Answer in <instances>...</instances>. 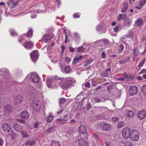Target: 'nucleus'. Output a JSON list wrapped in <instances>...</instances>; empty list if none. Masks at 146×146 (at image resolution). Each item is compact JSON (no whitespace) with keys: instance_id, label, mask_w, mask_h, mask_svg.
Listing matches in <instances>:
<instances>
[{"instance_id":"obj_64","label":"nucleus","mask_w":146,"mask_h":146,"mask_svg":"<svg viewBox=\"0 0 146 146\" xmlns=\"http://www.w3.org/2000/svg\"><path fill=\"white\" fill-rule=\"evenodd\" d=\"M106 54L104 52H103L102 54V57L103 58H105L106 57Z\"/></svg>"},{"instance_id":"obj_22","label":"nucleus","mask_w":146,"mask_h":146,"mask_svg":"<svg viewBox=\"0 0 146 146\" xmlns=\"http://www.w3.org/2000/svg\"><path fill=\"white\" fill-rule=\"evenodd\" d=\"M83 58L82 55H80L77 56L75 57L72 61V63L73 64H76L78 62V60L82 59Z\"/></svg>"},{"instance_id":"obj_49","label":"nucleus","mask_w":146,"mask_h":146,"mask_svg":"<svg viewBox=\"0 0 146 146\" xmlns=\"http://www.w3.org/2000/svg\"><path fill=\"white\" fill-rule=\"evenodd\" d=\"M91 62V61L89 60H87L85 62L84 66H87L90 64Z\"/></svg>"},{"instance_id":"obj_24","label":"nucleus","mask_w":146,"mask_h":146,"mask_svg":"<svg viewBox=\"0 0 146 146\" xmlns=\"http://www.w3.org/2000/svg\"><path fill=\"white\" fill-rule=\"evenodd\" d=\"M52 38V36L48 35H44L42 40L43 41L46 42L47 40L51 39Z\"/></svg>"},{"instance_id":"obj_30","label":"nucleus","mask_w":146,"mask_h":146,"mask_svg":"<svg viewBox=\"0 0 146 146\" xmlns=\"http://www.w3.org/2000/svg\"><path fill=\"white\" fill-rule=\"evenodd\" d=\"M53 119V116L50 115L47 117L46 118V121L48 123L50 122Z\"/></svg>"},{"instance_id":"obj_43","label":"nucleus","mask_w":146,"mask_h":146,"mask_svg":"<svg viewBox=\"0 0 146 146\" xmlns=\"http://www.w3.org/2000/svg\"><path fill=\"white\" fill-rule=\"evenodd\" d=\"M0 72H3V73H6L8 74L9 72L6 68H2L0 70Z\"/></svg>"},{"instance_id":"obj_40","label":"nucleus","mask_w":146,"mask_h":146,"mask_svg":"<svg viewBox=\"0 0 146 146\" xmlns=\"http://www.w3.org/2000/svg\"><path fill=\"white\" fill-rule=\"evenodd\" d=\"M11 33V35L12 36H16L17 35V33L14 31L13 29H11L10 31Z\"/></svg>"},{"instance_id":"obj_33","label":"nucleus","mask_w":146,"mask_h":146,"mask_svg":"<svg viewBox=\"0 0 146 146\" xmlns=\"http://www.w3.org/2000/svg\"><path fill=\"white\" fill-rule=\"evenodd\" d=\"M30 12L31 13V18H35L36 17V15L34 10L31 11Z\"/></svg>"},{"instance_id":"obj_3","label":"nucleus","mask_w":146,"mask_h":146,"mask_svg":"<svg viewBox=\"0 0 146 146\" xmlns=\"http://www.w3.org/2000/svg\"><path fill=\"white\" fill-rule=\"evenodd\" d=\"M133 130L128 127L124 128L122 131L123 137L125 139L130 137Z\"/></svg>"},{"instance_id":"obj_5","label":"nucleus","mask_w":146,"mask_h":146,"mask_svg":"<svg viewBox=\"0 0 146 146\" xmlns=\"http://www.w3.org/2000/svg\"><path fill=\"white\" fill-rule=\"evenodd\" d=\"M139 133L136 130H133L131 133L130 138L133 141H137L139 139Z\"/></svg>"},{"instance_id":"obj_38","label":"nucleus","mask_w":146,"mask_h":146,"mask_svg":"<svg viewBox=\"0 0 146 146\" xmlns=\"http://www.w3.org/2000/svg\"><path fill=\"white\" fill-rule=\"evenodd\" d=\"M21 132L22 134V136L23 137H28L29 136V135L25 131H21Z\"/></svg>"},{"instance_id":"obj_52","label":"nucleus","mask_w":146,"mask_h":146,"mask_svg":"<svg viewBox=\"0 0 146 146\" xmlns=\"http://www.w3.org/2000/svg\"><path fill=\"white\" fill-rule=\"evenodd\" d=\"M80 14L79 13H75L73 15V17L74 18H79Z\"/></svg>"},{"instance_id":"obj_14","label":"nucleus","mask_w":146,"mask_h":146,"mask_svg":"<svg viewBox=\"0 0 146 146\" xmlns=\"http://www.w3.org/2000/svg\"><path fill=\"white\" fill-rule=\"evenodd\" d=\"M30 114L27 111H23L22 112L20 115V117L24 119H27L29 117Z\"/></svg>"},{"instance_id":"obj_37","label":"nucleus","mask_w":146,"mask_h":146,"mask_svg":"<svg viewBox=\"0 0 146 146\" xmlns=\"http://www.w3.org/2000/svg\"><path fill=\"white\" fill-rule=\"evenodd\" d=\"M33 32L32 30L30 29L27 33V36L31 37L32 36Z\"/></svg>"},{"instance_id":"obj_9","label":"nucleus","mask_w":146,"mask_h":146,"mask_svg":"<svg viewBox=\"0 0 146 146\" xmlns=\"http://www.w3.org/2000/svg\"><path fill=\"white\" fill-rule=\"evenodd\" d=\"M30 55L32 60L34 62L38 58V53L37 50H35L33 51Z\"/></svg>"},{"instance_id":"obj_57","label":"nucleus","mask_w":146,"mask_h":146,"mask_svg":"<svg viewBox=\"0 0 146 146\" xmlns=\"http://www.w3.org/2000/svg\"><path fill=\"white\" fill-rule=\"evenodd\" d=\"M65 101V99L63 98H61L60 99V103L61 104H63L64 102Z\"/></svg>"},{"instance_id":"obj_61","label":"nucleus","mask_w":146,"mask_h":146,"mask_svg":"<svg viewBox=\"0 0 146 146\" xmlns=\"http://www.w3.org/2000/svg\"><path fill=\"white\" fill-rule=\"evenodd\" d=\"M119 27V26H117L116 27H114L113 29L114 31L115 32H117L118 31Z\"/></svg>"},{"instance_id":"obj_20","label":"nucleus","mask_w":146,"mask_h":146,"mask_svg":"<svg viewBox=\"0 0 146 146\" xmlns=\"http://www.w3.org/2000/svg\"><path fill=\"white\" fill-rule=\"evenodd\" d=\"M146 2V0H141L139 2L138 5L136 7V8L140 9L142 8Z\"/></svg>"},{"instance_id":"obj_53","label":"nucleus","mask_w":146,"mask_h":146,"mask_svg":"<svg viewBox=\"0 0 146 146\" xmlns=\"http://www.w3.org/2000/svg\"><path fill=\"white\" fill-rule=\"evenodd\" d=\"M113 86H108L107 87L108 90L109 92H111V90L113 89Z\"/></svg>"},{"instance_id":"obj_45","label":"nucleus","mask_w":146,"mask_h":146,"mask_svg":"<svg viewBox=\"0 0 146 146\" xmlns=\"http://www.w3.org/2000/svg\"><path fill=\"white\" fill-rule=\"evenodd\" d=\"M145 59H143L142 60L141 62L139 64L138 67H142L145 62Z\"/></svg>"},{"instance_id":"obj_29","label":"nucleus","mask_w":146,"mask_h":146,"mask_svg":"<svg viewBox=\"0 0 146 146\" xmlns=\"http://www.w3.org/2000/svg\"><path fill=\"white\" fill-rule=\"evenodd\" d=\"M8 134L11 136V139L12 140H14L16 137V134H15L12 131H11V133H9Z\"/></svg>"},{"instance_id":"obj_48","label":"nucleus","mask_w":146,"mask_h":146,"mask_svg":"<svg viewBox=\"0 0 146 146\" xmlns=\"http://www.w3.org/2000/svg\"><path fill=\"white\" fill-rule=\"evenodd\" d=\"M54 127H52L48 129H47V132L48 133H50V132H53L54 131Z\"/></svg>"},{"instance_id":"obj_28","label":"nucleus","mask_w":146,"mask_h":146,"mask_svg":"<svg viewBox=\"0 0 146 146\" xmlns=\"http://www.w3.org/2000/svg\"><path fill=\"white\" fill-rule=\"evenodd\" d=\"M142 23V19L141 18L139 19L135 22V23L137 24V25L139 26L141 25Z\"/></svg>"},{"instance_id":"obj_11","label":"nucleus","mask_w":146,"mask_h":146,"mask_svg":"<svg viewBox=\"0 0 146 146\" xmlns=\"http://www.w3.org/2000/svg\"><path fill=\"white\" fill-rule=\"evenodd\" d=\"M129 91L131 96H134L137 93V88L135 86H131L130 87Z\"/></svg>"},{"instance_id":"obj_34","label":"nucleus","mask_w":146,"mask_h":146,"mask_svg":"<svg viewBox=\"0 0 146 146\" xmlns=\"http://www.w3.org/2000/svg\"><path fill=\"white\" fill-rule=\"evenodd\" d=\"M65 121L63 119H57V122L58 123L61 124H64L65 123Z\"/></svg>"},{"instance_id":"obj_15","label":"nucleus","mask_w":146,"mask_h":146,"mask_svg":"<svg viewBox=\"0 0 146 146\" xmlns=\"http://www.w3.org/2000/svg\"><path fill=\"white\" fill-rule=\"evenodd\" d=\"M27 49L31 48L34 46V44L31 41H26L23 44H22Z\"/></svg>"},{"instance_id":"obj_16","label":"nucleus","mask_w":146,"mask_h":146,"mask_svg":"<svg viewBox=\"0 0 146 146\" xmlns=\"http://www.w3.org/2000/svg\"><path fill=\"white\" fill-rule=\"evenodd\" d=\"M96 30L98 31L100 34L104 33L106 32V29L103 28L100 25H99L97 26Z\"/></svg>"},{"instance_id":"obj_10","label":"nucleus","mask_w":146,"mask_h":146,"mask_svg":"<svg viewBox=\"0 0 146 146\" xmlns=\"http://www.w3.org/2000/svg\"><path fill=\"white\" fill-rule=\"evenodd\" d=\"M100 126L105 131L110 130L111 127V125L110 124L104 122L101 123Z\"/></svg>"},{"instance_id":"obj_27","label":"nucleus","mask_w":146,"mask_h":146,"mask_svg":"<svg viewBox=\"0 0 146 146\" xmlns=\"http://www.w3.org/2000/svg\"><path fill=\"white\" fill-rule=\"evenodd\" d=\"M128 7V4L126 3H125L123 4V7L122 8L121 12L122 13L125 12L127 9Z\"/></svg>"},{"instance_id":"obj_41","label":"nucleus","mask_w":146,"mask_h":146,"mask_svg":"<svg viewBox=\"0 0 146 146\" xmlns=\"http://www.w3.org/2000/svg\"><path fill=\"white\" fill-rule=\"evenodd\" d=\"M124 123L122 121H120L118 123V127L120 128L124 126Z\"/></svg>"},{"instance_id":"obj_55","label":"nucleus","mask_w":146,"mask_h":146,"mask_svg":"<svg viewBox=\"0 0 146 146\" xmlns=\"http://www.w3.org/2000/svg\"><path fill=\"white\" fill-rule=\"evenodd\" d=\"M146 73V69H143L139 73V74Z\"/></svg>"},{"instance_id":"obj_60","label":"nucleus","mask_w":146,"mask_h":146,"mask_svg":"<svg viewBox=\"0 0 146 146\" xmlns=\"http://www.w3.org/2000/svg\"><path fill=\"white\" fill-rule=\"evenodd\" d=\"M86 108L88 110H90L91 108V105L90 104H86Z\"/></svg>"},{"instance_id":"obj_56","label":"nucleus","mask_w":146,"mask_h":146,"mask_svg":"<svg viewBox=\"0 0 146 146\" xmlns=\"http://www.w3.org/2000/svg\"><path fill=\"white\" fill-rule=\"evenodd\" d=\"M112 119L113 121H117L119 120V118L116 117H113L112 118Z\"/></svg>"},{"instance_id":"obj_23","label":"nucleus","mask_w":146,"mask_h":146,"mask_svg":"<svg viewBox=\"0 0 146 146\" xmlns=\"http://www.w3.org/2000/svg\"><path fill=\"white\" fill-rule=\"evenodd\" d=\"M132 23V20L130 19L127 18L124 21L123 26H129L131 25Z\"/></svg>"},{"instance_id":"obj_25","label":"nucleus","mask_w":146,"mask_h":146,"mask_svg":"<svg viewBox=\"0 0 146 146\" xmlns=\"http://www.w3.org/2000/svg\"><path fill=\"white\" fill-rule=\"evenodd\" d=\"M6 111H7L9 113L12 112L13 110L12 106L10 105H8L5 107Z\"/></svg>"},{"instance_id":"obj_46","label":"nucleus","mask_w":146,"mask_h":146,"mask_svg":"<svg viewBox=\"0 0 146 146\" xmlns=\"http://www.w3.org/2000/svg\"><path fill=\"white\" fill-rule=\"evenodd\" d=\"M111 71V69L109 68L106 69L105 70V73L104 76H108V73L109 72H110Z\"/></svg>"},{"instance_id":"obj_18","label":"nucleus","mask_w":146,"mask_h":146,"mask_svg":"<svg viewBox=\"0 0 146 146\" xmlns=\"http://www.w3.org/2000/svg\"><path fill=\"white\" fill-rule=\"evenodd\" d=\"M13 128L15 130L18 132L21 131L22 129L23 128V126L21 125H19L17 123H15Z\"/></svg>"},{"instance_id":"obj_39","label":"nucleus","mask_w":146,"mask_h":146,"mask_svg":"<svg viewBox=\"0 0 146 146\" xmlns=\"http://www.w3.org/2000/svg\"><path fill=\"white\" fill-rule=\"evenodd\" d=\"M8 4H11V3L12 4V5H13L12 6H11V9L12 8H13V7H15V6H16L17 4V2H14V3H12V1H10L7 3Z\"/></svg>"},{"instance_id":"obj_36","label":"nucleus","mask_w":146,"mask_h":146,"mask_svg":"<svg viewBox=\"0 0 146 146\" xmlns=\"http://www.w3.org/2000/svg\"><path fill=\"white\" fill-rule=\"evenodd\" d=\"M124 47L123 45L122 44L120 45L119 47L118 52L119 53H121L123 50Z\"/></svg>"},{"instance_id":"obj_58","label":"nucleus","mask_w":146,"mask_h":146,"mask_svg":"<svg viewBox=\"0 0 146 146\" xmlns=\"http://www.w3.org/2000/svg\"><path fill=\"white\" fill-rule=\"evenodd\" d=\"M130 60V59L129 57H127V58H125L124 60H123V61L124 64L125 63L129 61Z\"/></svg>"},{"instance_id":"obj_63","label":"nucleus","mask_w":146,"mask_h":146,"mask_svg":"<svg viewBox=\"0 0 146 146\" xmlns=\"http://www.w3.org/2000/svg\"><path fill=\"white\" fill-rule=\"evenodd\" d=\"M125 80V77L119 78L117 79V80L119 81H124Z\"/></svg>"},{"instance_id":"obj_4","label":"nucleus","mask_w":146,"mask_h":146,"mask_svg":"<svg viewBox=\"0 0 146 146\" xmlns=\"http://www.w3.org/2000/svg\"><path fill=\"white\" fill-rule=\"evenodd\" d=\"M58 77H56L54 79V80L52 81L54 78L52 77H50L49 78H48L46 80V83L47 86L48 87L50 88V87H51L52 88L54 87V88H56L57 87H55V86H54L55 84H57L56 82H55V80L56 79V78H58Z\"/></svg>"},{"instance_id":"obj_59","label":"nucleus","mask_w":146,"mask_h":146,"mask_svg":"<svg viewBox=\"0 0 146 146\" xmlns=\"http://www.w3.org/2000/svg\"><path fill=\"white\" fill-rule=\"evenodd\" d=\"M65 60L66 62H70L71 61V59L68 57H66L65 58Z\"/></svg>"},{"instance_id":"obj_6","label":"nucleus","mask_w":146,"mask_h":146,"mask_svg":"<svg viewBox=\"0 0 146 146\" xmlns=\"http://www.w3.org/2000/svg\"><path fill=\"white\" fill-rule=\"evenodd\" d=\"M1 127L4 132L7 134L12 129L10 125L7 123L2 124Z\"/></svg>"},{"instance_id":"obj_31","label":"nucleus","mask_w":146,"mask_h":146,"mask_svg":"<svg viewBox=\"0 0 146 146\" xmlns=\"http://www.w3.org/2000/svg\"><path fill=\"white\" fill-rule=\"evenodd\" d=\"M127 15L125 14H120L117 17V19L118 20H120L121 19H124L126 18Z\"/></svg>"},{"instance_id":"obj_12","label":"nucleus","mask_w":146,"mask_h":146,"mask_svg":"<svg viewBox=\"0 0 146 146\" xmlns=\"http://www.w3.org/2000/svg\"><path fill=\"white\" fill-rule=\"evenodd\" d=\"M61 71L63 73L66 74L69 73L70 72L71 70L70 66H66L64 68L62 65L60 66Z\"/></svg>"},{"instance_id":"obj_54","label":"nucleus","mask_w":146,"mask_h":146,"mask_svg":"<svg viewBox=\"0 0 146 146\" xmlns=\"http://www.w3.org/2000/svg\"><path fill=\"white\" fill-rule=\"evenodd\" d=\"M91 85L92 87H94L97 85V82H96L93 80L91 81Z\"/></svg>"},{"instance_id":"obj_44","label":"nucleus","mask_w":146,"mask_h":146,"mask_svg":"<svg viewBox=\"0 0 146 146\" xmlns=\"http://www.w3.org/2000/svg\"><path fill=\"white\" fill-rule=\"evenodd\" d=\"M124 143L126 146H132V144L130 141H124Z\"/></svg>"},{"instance_id":"obj_17","label":"nucleus","mask_w":146,"mask_h":146,"mask_svg":"<svg viewBox=\"0 0 146 146\" xmlns=\"http://www.w3.org/2000/svg\"><path fill=\"white\" fill-rule=\"evenodd\" d=\"M80 133L82 134H86L87 132V130L85 126L84 125H80L78 127Z\"/></svg>"},{"instance_id":"obj_7","label":"nucleus","mask_w":146,"mask_h":146,"mask_svg":"<svg viewBox=\"0 0 146 146\" xmlns=\"http://www.w3.org/2000/svg\"><path fill=\"white\" fill-rule=\"evenodd\" d=\"M24 97L22 95L19 94L17 95L14 100L15 104H21L24 99Z\"/></svg>"},{"instance_id":"obj_26","label":"nucleus","mask_w":146,"mask_h":146,"mask_svg":"<svg viewBox=\"0 0 146 146\" xmlns=\"http://www.w3.org/2000/svg\"><path fill=\"white\" fill-rule=\"evenodd\" d=\"M126 115L127 117H133L134 116V113L132 111H129L126 112Z\"/></svg>"},{"instance_id":"obj_2","label":"nucleus","mask_w":146,"mask_h":146,"mask_svg":"<svg viewBox=\"0 0 146 146\" xmlns=\"http://www.w3.org/2000/svg\"><path fill=\"white\" fill-rule=\"evenodd\" d=\"M32 92L31 100L33 103V107L36 111H39L40 109V102L38 100V92L34 88H32Z\"/></svg>"},{"instance_id":"obj_13","label":"nucleus","mask_w":146,"mask_h":146,"mask_svg":"<svg viewBox=\"0 0 146 146\" xmlns=\"http://www.w3.org/2000/svg\"><path fill=\"white\" fill-rule=\"evenodd\" d=\"M79 146H88L86 142L82 138H78L76 141Z\"/></svg>"},{"instance_id":"obj_62","label":"nucleus","mask_w":146,"mask_h":146,"mask_svg":"<svg viewBox=\"0 0 146 146\" xmlns=\"http://www.w3.org/2000/svg\"><path fill=\"white\" fill-rule=\"evenodd\" d=\"M36 11L38 13H41L42 12H43L44 11L39 9L37 10Z\"/></svg>"},{"instance_id":"obj_35","label":"nucleus","mask_w":146,"mask_h":146,"mask_svg":"<svg viewBox=\"0 0 146 146\" xmlns=\"http://www.w3.org/2000/svg\"><path fill=\"white\" fill-rule=\"evenodd\" d=\"M50 146H61L60 142L59 141L53 142L52 143Z\"/></svg>"},{"instance_id":"obj_32","label":"nucleus","mask_w":146,"mask_h":146,"mask_svg":"<svg viewBox=\"0 0 146 146\" xmlns=\"http://www.w3.org/2000/svg\"><path fill=\"white\" fill-rule=\"evenodd\" d=\"M85 50V48H84L83 46H81L77 48V52H84Z\"/></svg>"},{"instance_id":"obj_1","label":"nucleus","mask_w":146,"mask_h":146,"mask_svg":"<svg viewBox=\"0 0 146 146\" xmlns=\"http://www.w3.org/2000/svg\"><path fill=\"white\" fill-rule=\"evenodd\" d=\"M74 81V80L68 78L58 77L55 80V82L57 84L54 86L57 87L58 86H60L62 89L67 90L70 87Z\"/></svg>"},{"instance_id":"obj_19","label":"nucleus","mask_w":146,"mask_h":146,"mask_svg":"<svg viewBox=\"0 0 146 146\" xmlns=\"http://www.w3.org/2000/svg\"><path fill=\"white\" fill-rule=\"evenodd\" d=\"M146 115V113L143 110L140 111L137 114L138 117L140 119H142L145 118Z\"/></svg>"},{"instance_id":"obj_51","label":"nucleus","mask_w":146,"mask_h":146,"mask_svg":"<svg viewBox=\"0 0 146 146\" xmlns=\"http://www.w3.org/2000/svg\"><path fill=\"white\" fill-rule=\"evenodd\" d=\"M133 54L135 55V56H137V49L136 48L134 49L133 51Z\"/></svg>"},{"instance_id":"obj_21","label":"nucleus","mask_w":146,"mask_h":146,"mask_svg":"<svg viewBox=\"0 0 146 146\" xmlns=\"http://www.w3.org/2000/svg\"><path fill=\"white\" fill-rule=\"evenodd\" d=\"M36 7H37L38 9L43 11L45 10L46 8V5L44 3H41L37 4Z\"/></svg>"},{"instance_id":"obj_47","label":"nucleus","mask_w":146,"mask_h":146,"mask_svg":"<svg viewBox=\"0 0 146 146\" xmlns=\"http://www.w3.org/2000/svg\"><path fill=\"white\" fill-rule=\"evenodd\" d=\"M142 90L143 93L146 95V86L142 87Z\"/></svg>"},{"instance_id":"obj_50","label":"nucleus","mask_w":146,"mask_h":146,"mask_svg":"<svg viewBox=\"0 0 146 146\" xmlns=\"http://www.w3.org/2000/svg\"><path fill=\"white\" fill-rule=\"evenodd\" d=\"M82 107V103L79 102L78 103V105L77 107V110H80Z\"/></svg>"},{"instance_id":"obj_8","label":"nucleus","mask_w":146,"mask_h":146,"mask_svg":"<svg viewBox=\"0 0 146 146\" xmlns=\"http://www.w3.org/2000/svg\"><path fill=\"white\" fill-rule=\"evenodd\" d=\"M30 80L33 82L37 83L39 81V78L37 74L33 73L30 76Z\"/></svg>"},{"instance_id":"obj_42","label":"nucleus","mask_w":146,"mask_h":146,"mask_svg":"<svg viewBox=\"0 0 146 146\" xmlns=\"http://www.w3.org/2000/svg\"><path fill=\"white\" fill-rule=\"evenodd\" d=\"M127 37V36H124V37H123L121 38L120 39V41L121 42L124 43L125 42L126 40V37Z\"/></svg>"}]
</instances>
